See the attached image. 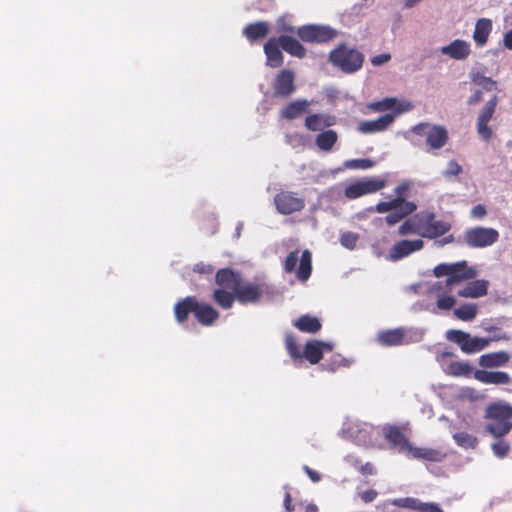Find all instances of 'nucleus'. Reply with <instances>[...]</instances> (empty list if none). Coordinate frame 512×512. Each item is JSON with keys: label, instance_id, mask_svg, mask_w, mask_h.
<instances>
[{"label": "nucleus", "instance_id": "dca6fc26", "mask_svg": "<svg viewBox=\"0 0 512 512\" xmlns=\"http://www.w3.org/2000/svg\"><path fill=\"white\" fill-rule=\"evenodd\" d=\"M237 301L241 304L255 303L263 294V286L253 282H240L236 291Z\"/></svg>", "mask_w": 512, "mask_h": 512}, {"label": "nucleus", "instance_id": "f03ea898", "mask_svg": "<svg viewBox=\"0 0 512 512\" xmlns=\"http://www.w3.org/2000/svg\"><path fill=\"white\" fill-rule=\"evenodd\" d=\"M174 315L178 323H186L189 315L194 314L195 319L202 326H212L220 317V313L209 303L199 302L195 296H187L174 305Z\"/></svg>", "mask_w": 512, "mask_h": 512}, {"label": "nucleus", "instance_id": "393cba45", "mask_svg": "<svg viewBox=\"0 0 512 512\" xmlns=\"http://www.w3.org/2000/svg\"><path fill=\"white\" fill-rule=\"evenodd\" d=\"M264 53L266 55V65L271 68H278L283 65L284 56L281 52V46L275 37L270 38L264 44Z\"/></svg>", "mask_w": 512, "mask_h": 512}, {"label": "nucleus", "instance_id": "49530a36", "mask_svg": "<svg viewBox=\"0 0 512 512\" xmlns=\"http://www.w3.org/2000/svg\"><path fill=\"white\" fill-rule=\"evenodd\" d=\"M285 347H286L288 354L291 356V358H293V359H301L302 358V353L297 344L296 338L293 334L286 335Z\"/></svg>", "mask_w": 512, "mask_h": 512}, {"label": "nucleus", "instance_id": "cd10ccee", "mask_svg": "<svg viewBox=\"0 0 512 512\" xmlns=\"http://www.w3.org/2000/svg\"><path fill=\"white\" fill-rule=\"evenodd\" d=\"M489 282L479 279L467 283L465 287L457 291V295L464 298H479L487 295Z\"/></svg>", "mask_w": 512, "mask_h": 512}, {"label": "nucleus", "instance_id": "a878e982", "mask_svg": "<svg viewBox=\"0 0 512 512\" xmlns=\"http://www.w3.org/2000/svg\"><path fill=\"white\" fill-rule=\"evenodd\" d=\"M493 29V22L489 18H479L475 23L472 38L477 47H484Z\"/></svg>", "mask_w": 512, "mask_h": 512}, {"label": "nucleus", "instance_id": "b1692460", "mask_svg": "<svg viewBox=\"0 0 512 512\" xmlns=\"http://www.w3.org/2000/svg\"><path fill=\"white\" fill-rule=\"evenodd\" d=\"M393 505L399 508L410 509L417 512H443L437 504L423 503L420 500L412 497L395 499L393 500Z\"/></svg>", "mask_w": 512, "mask_h": 512}, {"label": "nucleus", "instance_id": "4c0bfd02", "mask_svg": "<svg viewBox=\"0 0 512 512\" xmlns=\"http://www.w3.org/2000/svg\"><path fill=\"white\" fill-rule=\"evenodd\" d=\"M396 98H384L380 101H375L367 104V109L371 112H385L388 110H394L396 114L403 112L405 109L396 107Z\"/></svg>", "mask_w": 512, "mask_h": 512}, {"label": "nucleus", "instance_id": "6ab92c4d", "mask_svg": "<svg viewBox=\"0 0 512 512\" xmlns=\"http://www.w3.org/2000/svg\"><path fill=\"white\" fill-rule=\"evenodd\" d=\"M423 246L424 242L421 239L401 240L396 242L390 249V259L393 261L400 260L413 252L421 250Z\"/></svg>", "mask_w": 512, "mask_h": 512}, {"label": "nucleus", "instance_id": "c9c22d12", "mask_svg": "<svg viewBox=\"0 0 512 512\" xmlns=\"http://www.w3.org/2000/svg\"><path fill=\"white\" fill-rule=\"evenodd\" d=\"M293 325L301 332L310 334L317 333L322 327L320 320L309 314L300 316Z\"/></svg>", "mask_w": 512, "mask_h": 512}, {"label": "nucleus", "instance_id": "5701e85b", "mask_svg": "<svg viewBox=\"0 0 512 512\" xmlns=\"http://www.w3.org/2000/svg\"><path fill=\"white\" fill-rule=\"evenodd\" d=\"M332 345L330 343L322 342L319 340L308 341L304 347L302 357H304L311 364H317L323 358L325 351H331Z\"/></svg>", "mask_w": 512, "mask_h": 512}, {"label": "nucleus", "instance_id": "e433bc0d", "mask_svg": "<svg viewBox=\"0 0 512 512\" xmlns=\"http://www.w3.org/2000/svg\"><path fill=\"white\" fill-rule=\"evenodd\" d=\"M213 301L222 309L232 308L236 298V293L225 289L217 288L212 294Z\"/></svg>", "mask_w": 512, "mask_h": 512}, {"label": "nucleus", "instance_id": "680f3d73", "mask_svg": "<svg viewBox=\"0 0 512 512\" xmlns=\"http://www.w3.org/2000/svg\"><path fill=\"white\" fill-rule=\"evenodd\" d=\"M503 44L505 48L512 50V29L504 34Z\"/></svg>", "mask_w": 512, "mask_h": 512}, {"label": "nucleus", "instance_id": "423d86ee", "mask_svg": "<svg viewBox=\"0 0 512 512\" xmlns=\"http://www.w3.org/2000/svg\"><path fill=\"white\" fill-rule=\"evenodd\" d=\"M411 131L415 135L425 137L426 145L430 150L442 149L449 140L448 130L442 125L421 122L414 125Z\"/></svg>", "mask_w": 512, "mask_h": 512}, {"label": "nucleus", "instance_id": "bb28decb", "mask_svg": "<svg viewBox=\"0 0 512 512\" xmlns=\"http://www.w3.org/2000/svg\"><path fill=\"white\" fill-rule=\"evenodd\" d=\"M336 123L335 116L315 113L310 114L305 118L304 125L309 131H321L326 127L333 126Z\"/></svg>", "mask_w": 512, "mask_h": 512}, {"label": "nucleus", "instance_id": "37998d69", "mask_svg": "<svg viewBox=\"0 0 512 512\" xmlns=\"http://www.w3.org/2000/svg\"><path fill=\"white\" fill-rule=\"evenodd\" d=\"M454 315L461 321H472L477 315V305L464 304L454 310Z\"/></svg>", "mask_w": 512, "mask_h": 512}, {"label": "nucleus", "instance_id": "aec40b11", "mask_svg": "<svg viewBox=\"0 0 512 512\" xmlns=\"http://www.w3.org/2000/svg\"><path fill=\"white\" fill-rule=\"evenodd\" d=\"M394 114L386 113L375 120L361 121L357 130L362 134H373L385 131L393 122Z\"/></svg>", "mask_w": 512, "mask_h": 512}, {"label": "nucleus", "instance_id": "864d4df0", "mask_svg": "<svg viewBox=\"0 0 512 512\" xmlns=\"http://www.w3.org/2000/svg\"><path fill=\"white\" fill-rule=\"evenodd\" d=\"M485 330L487 332H498L492 338H490L491 341H500V340L507 341L510 339V337L506 333L501 332V330L498 327L490 326V327H487Z\"/></svg>", "mask_w": 512, "mask_h": 512}, {"label": "nucleus", "instance_id": "473e14b6", "mask_svg": "<svg viewBox=\"0 0 512 512\" xmlns=\"http://www.w3.org/2000/svg\"><path fill=\"white\" fill-rule=\"evenodd\" d=\"M285 495L283 499V504L287 512H292L295 510L305 511V512H316L317 507L314 504L305 503L302 500H298L297 497H293L290 493L289 486H284Z\"/></svg>", "mask_w": 512, "mask_h": 512}, {"label": "nucleus", "instance_id": "c03bdc74", "mask_svg": "<svg viewBox=\"0 0 512 512\" xmlns=\"http://www.w3.org/2000/svg\"><path fill=\"white\" fill-rule=\"evenodd\" d=\"M470 77L474 84L483 87L486 91L493 90L497 84L491 77H487L480 72H473L470 74Z\"/></svg>", "mask_w": 512, "mask_h": 512}, {"label": "nucleus", "instance_id": "20e7f679", "mask_svg": "<svg viewBox=\"0 0 512 512\" xmlns=\"http://www.w3.org/2000/svg\"><path fill=\"white\" fill-rule=\"evenodd\" d=\"M408 189L409 185L402 183L395 188V194L397 195L395 198L389 201H381L376 205V212L387 213L385 221L389 226L395 225L416 210L415 203L406 200L404 197Z\"/></svg>", "mask_w": 512, "mask_h": 512}, {"label": "nucleus", "instance_id": "7c9ffc66", "mask_svg": "<svg viewBox=\"0 0 512 512\" xmlns=\"http://www.w3.org/2000/svg\"><path fill=\"white\" fill-rule=\"evenodd\" d=\"M510 360L506 351H497L483 354L479 357V365L483 368H495L505 366Z\"/></svg>", "mask_w": 512, "mask_h": 512}, {"label": "nucleus", "instance_id": "6e6552de", "mask_svg": "<svg viewBox=\"0 0 512 512\" xmlns=\"http://www.w3.org/2000/svg\"><path fill=\"white\" fill-rule=\"evenodd\" d=\"M446 339L450 342L456 343L462 352L466 354H473L484 350L489 346L491 339L481 337H471L465 331L451 329L446 332Z\"/></svg>", "mask_w": 512, "mask_h": 512}, {"label": "nucleus", "instance_id": "4be33fe9", "mask_svg": "<svg viewBox=\"0 0 512 512\" xmlns=\"http://www.w3.org/2000/svg\"><path fill=\"white\" fill-rule=\"evenodd\" d=\"M473 377L483 384L507 385L511 383V377L504 371L475 370Z\"/></svg>", "mask_w": 512, "mask_h": 512}, {"label": "nucleus", "instance_id": "a211bd4d", "mask_svg": "<svg viewBox=\"0 0 512 512\" xmlns=\"http://www.w3.org/2000/svg\"><path fill=\"white\" fill-rule=\"evenodd\" d=\"M442 55L457 61L466 60L471 54V45L463 39H455L440 49Z\"/></svg>", "mask_w": 512, "mask_h": 512}, {"label": "nucleus", "instance_id": "603ef678", "mask_svg": "<svg viewBox=\"0 0 512 512\" xmlns=\"http://www.w3.org/2000/svg\"><path fill=\"white\" fill-rule=\"evenodd\" d=\"M462 173V167L455 160H450L447 165V170L444 172L445 176H457Z\"/></svg>", "mask_w": 512, "mask_h": 512}, {"label": "nucleus", "instance_id": "412c9836", "mask_svg": "<svg viewBox=\"0 0 512 512\" xmlns=\"http://www.w3.org/2000/svg\"><path fill=\"white\" fill-rule=\"evenodd\" d=\"M240 282H242L241 274L233 269L222 268L216 272L215 283L218 288L235 292Z\"/></svg>", "mask_w": 512, "mask_h": 512}, {"label": "nucleus", "instance_id": "7ed1b4c3", "mask_svg": "<svg viewBox=\"0 0 512 512\" xmlns=\"http://www.w3.org/2000/svg\"><path fill=\"white\" fill-rule=\"evenodd\" d=\"M484 430L494 438H504L512 431V405L496 401L490 403L484 413Z\"/></svg>", "mask_w": 512, "mask_h": 512}, {"label": "nucleus", "instance_id": "9d476101", "mask_svg": "<svg viewBox=\"0 0 512 512\" xmlns=\"http://www.w3.org/2000/svg\"><path fill=\"white\" fill-rule=\"evenodd\" d=\"M499 239V232L494 228L474 227L464 234V240L469 247L483 248L491 246Z\"/></svg>", "mask_w": 512, "mask_h": 512}, {"label": "nucleus", "instance_id": "2f4dec72", "mask_svg": "<svg viewBox=\"0 0 512 512\" xmlns=\"http://www.w3.org/2000/svg\"><path fill=\"white\" fill-rule=\"evenodd\" d=\"M378 342L383 346H399L405 342V329L395 328L379 332Z\"/></svg>", "mask_w": 512, "mask_h": 512}, {"label": "nucleus", "instance_id": "a18cd8bd", "mask_svg": "<svg viewBox=\"0 0 512 512\" xmlns=\"http://www.w3.org/2000/svg\"><path fill=\"white\" fill-rule=\"evenodd\" d=\"M497 441L491 444L493 454L498 458H505L510 452V444L503 438H496Z\"/></svg>", "mask_w": 512, "mask_h": 512}, {"label": "nucleus", "instance_id": "f704fd0d", "mask_svg": "<svg viewBox=\"0 0 512 512\" xmlns=\"http://www.w3.org/2000/svg\"><path fill=\"white\" fill-rule=\"evenodd\" d=\"M269 33V25L264 21H259L247 25L244 30V36L251 42L265 38Z\"/></svg>", "mask_w": 512, "mask_h": 512}, {"label": "nucleus", "instance_id": "6e6d98bb", "mask_svg": "<svg viewBox=\"0 0 512 512\" xmlns=\"http://www.w3.org/2000/svg\"><path fill=\"white\" fill-rule=\"evenodd\" d=\"M304 472L308 475V477L311 479L312 482L316 483L321 480V475L317 471L311 469L309 466L304 465L303 466Z\"/></svg>", "mask_w": 512, "mask_h": 512}, {"label": "nucleus", "instance_id": "58836bf2", "mask_svg": "<svg viewBox=\"0 0 512 512\" xmlns=\"http://www.w3.org/2000/svg\"><path fill=\"white\" fill-rule=\"evenodd\" d=\"M338 140V134L334 130H325L315 138L316 146L322 151H330Z\"/></svg>", "mask_w": 512, "mask_h": 512}, {"label": "nucleus", "instance_id": "4d7b16f0", "mask_svg": "<svg viewBox=\"0 0 512 512\" xmlns=\"http://www.w3.org/2000/svg\"><path fill=\"white\" fill-rule=\"evenodd\" d=\"M359 471L364 476L373 475L376 473V469H375L374 465L370 462H367V463L361 465L359 468Z\"/></svg>", "mask_w": 512, "mask_h": 512}, {"label": "nucleus", "instance_id": "69168bd1", "mask_svg": "<svg viewBox=\"0 0 512 512\" xmlns=\"http://www.w3.org/2000/svg\"><path fill=\"white\" fill-rule=\"evenodd\" d=\"M443 356H447V357H453L454 354L452 352H444L443 353Z\"/></svg>", "mask_w": 512, "mask_h": 512}, {"label": "nucleus", "instance_id": "1a4fd4ad", "mask_svg": "<svg viewBox=\"0 0 512 512\" xmlns=\"http://www.w3.org/2000/svg\"><path fill=\"white\" fill-rule=\"evenodd\" d=\"M299 38L308 43H326L337 37L338 32L325 25H303L296 31Z\"/></svg>", "mask_w": 512, "mask_h": 512}, {"label": "nucleus", "instance_id": "9b49d317", "mask_svg": "<svg viewBox=\"0 0 512 512\" xmlns=\"http://www.w3.org/2000/svg\"><path fill=\"white\" fill-rule=\"evenodd\" d=\"M386 183L385 179L375 177L366 178L348 185L344 190V195L348 199H356L383 189Z\"/></svg>", "mask_w": 512, "mask_h": 512}, {"label": "nucleus", "instance_id": "e2e57ef3", "mask_svg": "<svg viewBox=\"0 0 512 512\" xmlns=\"http://www.w3.org/2000/svg\"><path fill=\"white\" fill-rule=\"evenodd\" d=\"M278 31H281V32H288V33H294V27L291 26V25H278Z\"/></svg>", "mask_w": 512, "mask_h": 512}, {"label": "nucleus", "instance_id": "79ce46f5", "mask_svg": "<svg viewBox=\"0 0 512 512\" xmlns=\"http://www.w3.org/2000/svg\"><path fill=\"white\" fill-rule=\"evenodd\" d=\"M400 235L417 234L420 235V219L419 214L407 219L398 229Z\"/></svg>", "mask_w": 512, "mask_h": 512}, {"label": "nucleus", "instance_id": "4468645a", "mask_svg": "<svg viewBox=\"0 0 512 512\" xmlns=\"http://www.w3.org/2000/svg\"><path fill=\"white\" fill-rule=\"evenodd\" d=\"M499 98L497 95H493L481 109L478 118H477V132L479 136L485 140L489 141L492 138V129L489 127L488 123L492 119L496 107L498 105Z\"/></svg>", "mask_w": 512, "mask_h": 512}, {"label": "nucleus", "instance_id": "ea45409f", "mask_svg": "<svg viewBox=\"0 0 512 512\" xmlns=\"http://www.w3.org/2000/svg\"><path fill=\"white\" fill-rule=\"evenodd\" d=\"M445 372L454 377H470L473 373V368L468 362L453 361L447 366Z\"/></svg>", "mask_w": 512, "mask_h": 512}, {"label": "nucleus", "instance_id": "0e129e2a", "mask_svg": "<svg viewBox=\"0 0 512 512\" xmlns=\"http://www.w3.org/2000/svg\"><path fill=\"white\" fill-rule=\"evenodd\" d=\"M453 240H454V237L452 235H449L443 239V244L451 243V242H453Z\"/></svg>", "mask_w": 512, "mask_h": 512}, {"label": "nucleus", "instance_id": "c756f323", "mask_svg": "<svg viewBox=\"0 0 512 512\" xmlns=\"http://www.w3.org/2000/svg\"><path fill=\"white\" fill-rule=\"evenodd\" d=\"M310 102L306 99H298L284 106L279 115L286 120H294L307 112Z\"/></svg>", "mask_w": 512, "mask_h": 512}, {"label": "nucleus", "instance_id": "f257e3e1", "mask_svg": "<svg viewBox=\"0 0 512 512\" xmlns=\"http://www.w3.org/2000/svg\"><path fill=\"white\" fill-rule=\"evenodd\" d=\"M433 273L438 278L447 277L444 282H437L431 288L437 293L436 304L441 310H450L456 304V299L450 295L456 286L477 276V270L469 267L464 260L456 263H441L434 268Z\"/></svg>", "mask_w": 512, "mask_h": 512}, {"label": "nucleus", "instance_id": "f8f14e48", "mask_svg": "<svg viewBox=\"0 0 512 512\" xmlns=\"http://www.w3.org/2000/svg\"><path fill=\"white\" fill-rule=\"evenodd\" d=\"M420 219V236L428 239H434L446 234L451 225L447 222L436 220L433 213H421Z\"/></svg>", "mask_w": 512, "mask_h": 512}, {"label": "nucleus", "instance_id": "a19ab883", "mask_svg": "<svg viewBox=\"0 0 512 512\" xmlns=\"http://www.w3.org/2000/svg\"><path fill=\"white\" fill-rule=\"evenodd\" d=\"M453 439L463 449H475L478 445V438L467 432H457L453 435Z\"/></svg>", "mask_w": 512, "mask_h": 512}, {"label": "nucleus", "instance_id": "3c124183", "mask_svg": "<svg viewBox=\"0 0 512 512\" xmlns=\"http://www.w3.org/2000/svg\"><path fill=\"white\" fill-rule=\"evenodd\" d=\"M193 271L202 275H211L214 272V267L211 264L199 262L194 265Z\"/></svg>", "mask_w": 512, "mask_h": 512}, {"label": "nucleus", "instance_id": "8fccbe9b", "mask_svg": "<svg viewBox=\"0 0 512 512\" xmlns=\"http://www.w3.org/2000/svg\"><path fill=\"white\" fill-rule=\"evenodd\" d=\"M358 239V234L348 231L341 234L340 243L345 248L353 250L357 245Z\"/></svg>", "mask_w": 512, "mask_h": 512}, {"label": "nucleus", "instance_id": "72a5a7b5", "mask_svg": "<svg viewBox=\"0 0 512 512\" xmlns=\"http://www.w3.org/2000/svg\"><path fill=\"white\" fill-rule=\"evenodd\" d=\"M415 459L427 460L431 462H441L445 458V453L438 449L427 447H411L409 453Z\"/></svg>", "mask_w": 512, "mask_h": 512}, {"label": "nucleus", "instance_id": "de8ad7c7", "mask_svg": "<svg viewBox=\"0 0 512 512\" xmlns=\"http://www.w3.org/2000/svg\"><path fill=\"white\" fill-rule=\"evenodd\" d=\"M344 166L348 169H361L366 170L374 166V161L368 158L363 159H351L344 163Z\"/></svg>", "mask_w": 512, "mask_h": 512}, {"label": "nucleus", "instance_id": "bf43d9fd", "mask_svg": "<svg viewBox=\"0 0 512 512\" xmlns=\"http://www.w3.org/2000/svg\"><path fill=\"white\" fill-rule=\"evenodd\" d=\"M483 98V92L481 90H476L474 93L468 98V105H475L479 103Z\"/></svg>", "mask_w": 512, "mask_h": 512}, {"label": "nucleus", "instance_id": "5fc2aeb1", "mask_svg": "<svg viewBox=\"0 0 512 512\" xmlns=\"http://www.w3.org/2000/svg\"><path fill=\"white\" fill-rule=\"evenodd\" d=\"M390 59H391V55L390 54L382 53V54H378V55L374 56L371 59V63L374 66H380V65H383L384 63L388 62Z\"/></svg>", "mask_w": 512, "mask_h": 512}, {"label": "nucleus", "instance_id": "052dcab7", "mask_svg": "<svg viewBox=\"0 0 512 512\" xmlns=\"http://www.w3.org/2000/svg\"><path fill=\"white\" fill-rule=\"evenodd\" d=\"M377 496V492L373 489H369V490H366L364 491L362 494H361V499L368 503V502H372Z\"/></svg>", "mask_w": 512, "mask_h": 512}, {"label": "nucleus", "instance_id": "39448f33", "mask_svg": "<svg viewBox=\"0 0 512 512\" xmlns=\"http://www.w3.org/2000/svg\"><path fill=\"white\" fill-rule=\"evenodd\" d=\"M329 61L345 73H354L363 66L364 55L356 48L340 44L329 53Z\"/></svg>", "mask_w": 512, "mask_h": 512}, {"label": "nucleus", "instance_id": "c85d7f7f", "mask_svg": "<svg viewBox=\"0 0 512 512\" xmlns=\"http://www.w3.org/2000/svg\"><path fill=\"white\" fill-rule=\"evenodd\" d=\"M278 43L286 53L297 58H304L306 56V48L294 37L289 35H280Z\"/></svg>", "mask_w": 512, "mask_h": 512}, {"label": "nucleus", "instance_id": "0eeeda50", "mask_svg": "<svg viewBox=\"0 0 512 512\" xmlns=\"http://www.w3.org/2000/svg\"><path fill=\"white\" fill-rule=\"evenodd\" d=\"M299 250L290 252L283 264L286 273L295 272L296 278L301 282H306L312 273V254L308 249L302 251L299 256Z\"/></svg>", "mask_w": 512, "mask_h": 512}, {"label": "nucleus", "instance_id": "f3484780", "mask_svg": "<svg viewBox=\"0 0 512 512\" xmlns=\"http://www.w3.org/2000/svg\"><path fill=\"white\" fill-rule=\"evenodd\" d=\"M384 436L390 446L399 452L408 454L411 450L412 444L400 427L388 426L384 428Z\"/></svg>", "mask_w": 512, "mask_h": 512}, {"label": "nucleus", "instance_id": "2eb2a0df", "mask_svg": "<svg viewBox=\"0 0 512 512\" xmlns=\"http://www.w3.org/2000/svg\"><path fill=\"white\" fill-rule=\"evenodd\" d=\"M295 74L290 69H282L273 82V94L277 98H288L296 90Z\"/></svg>", "mask_w": 512, "mask_h": 512}, {"label": "nucleus", "instance_id": "ddd939ff", "mask_svg": "<svg viewBox=\"0 0 512 512\" xmlns=\"http://www.w3.org/2000/svg\"><path fill=\"white\" fill-rule=\"evenodd\" d=\"M277 211L283 215L299 212L305 207V200L292 191H281L274 197Z\"/></svg>", "mask_w": 512, "mask_h": 512}, {"label": "nucleus", "instance_id": "13d9d810", "mask_svg": "<svg viewBox=\"0 0 512 512\" xmlns=\"http://www.w3.org/2000/svg\"><path fill=\"white\" fill-rule=\"evenodd\" d=\"M486 208L484 205L478 204L472 208L471 214L475 218H483L486 215Z\"/></svg>", "mask_w": 512, "mask_h": 512}, {"label": "nucleus", "instance_id": "09e8293b", "mask_svg": "<svg viewBox=\"0 0 512 512\" xmlns=\"http://www.w3.org/2000/svg\"><path fill=\"white\" fill-rule=\"evenodd\" d=\"M349 365V360L345 359L340 354H334L331 360L324 364L325 368L329 371H336L340 367H348Z\"/></svg>", "mask_w": 512, "mask_h": 512}]
</instances>
